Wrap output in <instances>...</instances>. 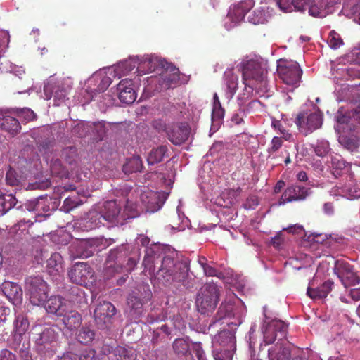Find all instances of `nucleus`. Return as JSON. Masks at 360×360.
<instances>
[{"label":"nucleus","instance_id":"603ef678","mask_svg":"<svg viewBox=\"0 0 360 360\" xmlns=\"http://www.w3.org/2000/svg\"><path fill=\"white\" fill-rule=\"evenodd\" d=\"M328 44L332 49H335L339 48L343 44V41L339 34L335 30H332L329 33Z\"/></svg>","mask_w":360,"mask_h":360},{"label":"nucleus","instance_id":"ea45409f","mask_svg":"<svg viewBox=\"0 0 360 360\" xmlns=\"http://www.w3.org/2000/svg\"><path fill=\"white\" fill-rule=\"evenodd\" d=\"M82 203L78 195H74L66 198L63 202L61 210L65 212H70Z\"/></svg>","mask_w":360,"mask_h":360},{"label":"nucleus","instance_id":"c756f323","mask_svg":"<svg viewBox=\"0 0 360 360\" xmlns=\"http://www.w3.org/2000/svg\"><path fill=\"white\" fill-rule=\"evenodd\" d=\"M168 148L166 146H160L153 148L148 153L147 162L148 165H155L162 162L167 155Z\"/></svg>","mask_w":360,"mask_h":360},{"label":"nucleus","instance_id":"bf43d9fd","mask_svg":"<svg viewBox=\"0 0 360 360\" xmlns=\"http://www.w3.org/2000/svg\"><path fill=\"white\" fill-rule=\"evenodd\" d=\"M216 360H232L233 354L229 349H221L214 354Z\"/></svg>","mask_w":360,"mask_h":360},{"label":"nucleus","instance_id":"473e14b6","mask_svg":"<svg viewBox=\"0 0 360 360\" xmlns=\"http://www.w3.org/2000/svg\"><path fill=\"white\" fill-rule=\"evenodd\" d=\"M95 338V332L89 327H82L77 333V340L83 345H89Z\"/></svg>","mask_w":360,"mask_h":360},{"label":"nucleus","instance_id":"5701e85b","mask_svg":"<svg viewBox=\"0 0 360 360\" xmlns=\"http://www.w3.org/2000/svg\"><path fill=\"white\" fill-rule=\"evenodd\" d=\"M151 297L152 294L149 290L146 292L145 296L142 299L134 294H131L127 297V304L134 311L136 316H139L142 314L143 304L147 303Z\"/></svg>","mask_w":360,"mask_h":360},{"label":"nucleus","instance_id":"c9c22d12","mask_svg":"<svg viewBox=\"0 0 360 360\" xmlns=\"http://www.w3.org/2000/svg\"><path fill=\"white\" fill-rule=\"evenodd\" d=\"M224 78L227 89L230 94L233 95L238 89V77L235 75L232 70H228L224 72Z\"/></svg>","mask_w":360,"mask_h":360},{"label":"nucleus","instance_id":"2f4dec72","mask_svg":"<svg viewBox=\"0 0 360 360\" xmlns=\"http://www.w3.org/2000/svg\"><path fill=\"white\" fill-rule=\"evenodd\" d=\"M17 200L13 194H0V214L4 215L13 208Z\"/></svg>","mask_w":360,"mask_h":360},{"label":"nucleus","instance_id":"0eeeda50","mask_svg":"<svg viewBox=\"0 0 360 360\" xmlns=\"http://www.w3.org/2000/svg\"><path fill=\"white\" fill-rule=\"evenodd\" d=\"M68 277L72 283L84 286L95 281L94 271L86 262H76L69 269Z\"/></svg>","mask_w":360,"mask_h":360},{"label":"nucleus","instance_id":"a211bd4d","mask_svg":"<svg viewBox=\"0 0 360 360\" xmlns=\"http://www.w3.org/2000/svg\"><path fill=\"white\" fill-rule=\"evenodd\" d=\"M117 91L119 99L123 103L131 104L136 98L131 79H124L121 80L117 85Z\"/></svg>","mask_w":360,"mask_h":360},{"label":"nucleus","instance_id":"7ed1b4c3","mask_svg":"<svg viewBox=\"0 0 360 360\" xmlns=\"http://www.w3.org/2000/svg\"><path fill=\"white\" fill-rule=\"evenodd\" d=\"M219 289L216 284H205L196 296L195 305L198 311L204 315L212 313L219 301Z\"/></svg>","mask_w":360,"mask_h":360},{"label":"nucleus","instance_id":"9d476101","mask_svg":"<svg viewBox=\"0 0 360 360\" xmlns=\"http://www.w3.org/2000/svg\"><path fill=\"white\" fill-rule=\"evenodd\" d=\"M160 89H169L178 84L180 79L179 70L172 63H168L156 78Z\"/></svg>","mask_w":360,"mask_h":360},{"label":"nucleus","instance_id":"6e6d98bb","mask_svg":"<svg viewBox=\"0 0 360 360\" xmlns=\"http://www.w3.org/2000/svg\"><path fill=\"white\" fill-rule=\"evenodd\" d=\"M264 333V341L266 345H270L274 343L276 339L278 338V333L274 330L270 329V327L267 325Z\"/></svg>","mask_w":360,"mask_h":360},{"label":"nucleus","instance_id":"5fc2aeb1","mask_svg":"<svg viewBox=\"0 0 360 360\" xmlns=\"http://www.w3.org/2000/svg\"><path fill=\"white\" fill-rule=\"evenodd\" d=\"M199 263L204 270V273L208 276H215L217 275V270L214 267L206 264L207 259L205 257H201L198 259Z\"/></svg>","mask_w":360,"mask_h":360},{"label":"nucleus","instance_id":"393cba45","mask_svg":"<svg viewBox=\"0 0 360 360\" xmlns=\"http://www.w3.org/2000/svg\"><path fill=\"white\" fill-rule=\"evenodd\" d=\"M0 127L12 136L17 135L21 130L18 120L10 115H5L0 120Z\"/></svg>","mask_w":360,"mask_h":360},{"label":"nucleus","instance_id":"c85d7f7f","mask_svg":"<svg viewBox=\"0 0 360 360\" xmlns=\"http://www.w3.org/2000/svg\"><path fill=\"white\" fill-rule=\"evenodd\" d=\"M105 222L101 211L91 210L89 212L86 219L85 227L89 229H94L101 226H105Z\"/></svg>","mask_w":360,"mask_h":360},{"label":"nucleus","instance_id":"ddd939ff","mask_svg":"<svg viewBox=\"0 0 360 360\" xmlns=\"http://www.w3.org/2000/svg\"><path fill=\"white\" fill-rule=\"evenodd\" d=\"M115 307L110 302H100L94 309V317L96 324L101 327L110 323L112 318L116 314Z\"/></svg>","mask_w":360,"mask_h":360},{"label":"nucleus","instance_id":"f257e3e1","mask_svg":"<svg viewBox=\"0 0 360 360\" xmlns=\"http://www.w3.org/2000/svg\"><path fill=\"white\" fill-rule=\"evenodd\" d=\"M168 250L167 247L160 245L147 248L143 265L152 276L155 274V264L160 262V266L156 272V277L160 282L166 286L174 283L185 285L189 267L186 262L174 260V252H167Z\"/></svg>","mask_w":360,"mask_h":360},{"label":"nucleus","instance_id":"7c9ffc66","mask_svg":"<svg viewBox=\"0 0 360 360\" xmlns=\"http://www.w3.org/2000/svg\"><path fill=\"white\" fill-rule=\"evenodd\" d=\"M172 347L174 353L179 357L191 356L189 343L184 338L176 339L172 344Z\"/></svg>","mask_w":360,"mask_h":360},{"label":"nucleus","instance_id":"bb28decb","mask_svg":"<svg viewBox=\"0 0 360 360\" xmlns=\"http://www.w3.org/2000/svg\"><path fill=\"white\" fill-rule=\"evenodd\" d=\"M233 309L234 306L231 302H223L220 304L217 314L213 317V322L210 324V326L224 319L233 317L235 316Z\"/></svg>","mask_w":360,"mask_h":360},{"label":"nucleus","instance_id":"412c9836","mask_svg":"<svg viewBox=\"0 0 360 360\" xmlns=\"http://www.w3.org/2000/svg\"><path fill=\"white\" fill-rule=\"evenodd\" d=\"M168 64L165 60L159 59L158 58H150L144 60L137 67L136 71L143 74L147 72H157L160 75V72Z\"/></svg>","mask_w":360,"mask_h":360},{"label":"nucleus","instance_id":"f03ea898","mask_svg":"<svg viewBox=\"0 0 360 360\" xmlns=\"http://www.w3.org/2000/svg\"><path fill=\"white\" fill-rule=\"evenodd\" d=\"M243 82L245 91L250 94L253 90L257 92L265 91L267 82L261 65L254 60H248L243 67Z\"/></svg>","mask_w":360,"mask_h":360},{"label":"nucleus","instance_id":"338daca9","mask_svg":"<svg viewBox=\"0 0 360 360\" xmlns=\"http://www.w3.org/2000/svg\"><path fill=\"white\" fill-rule=\"evenodd\" d=\"M95 351L92 349H86L84 350L79 356V360H94L95 357Z\"/></svg>","mask_w":360,"mask_h":360},{"label":"nucleus","instance_id":"6e6552de","mask_svg":"<svg viewBox=\"0 0 360 360\" xmlns=\"http://www.w3.org/2000/svg\"><path fill=\"white\" fill-rule=\"evenodd\" d=\"M333 271L345 288L355 286L360 283V276L354 271V266L345 260H337Z\"/></svg>","mask_w":360,"mask_h":360},{"label":"nucleus","instance_id":"c03bdc74","mask_svg":"<svg viewBox=\"0 0 360 360\" xmlns=\"http://www.w3.org/2000/svg\"><path fill=\"white\" fill-rule=\"evenodd\" d=\"M13 111L18 117H22L26 122L33 121L37 118V115L28 108H17L13 109Z\"/></svg>","mask_w":360,"mask_h":360},{"label":"nucleus","instance_id":"79ce46f5","mask_svg":"<svg viewBox=\"0 0 360 360\" xmlns=\"http://www.w3.org/2000/svg\"><path fill=\"white\" fill-rule=\"evenodd\" d=\"M340 143L350 151H354L359 147V141L354 136L341 135L339 137Z\"/></svg>","mask_w":360,"mask_h":360},{"label":"nucleus","instance_id":"2eb2a0df","mask_svg":"<svg viewBox=\"0 0 360 360\" xmlns=\"http://www.w3.org/2000/svg\"><path fill=\"white\" fill-rule=\"evenodd\" d=\"M166 197L164 193H155L150 191L142 193L141 200L145 205L146 210L150 212H154L159 210L165 203Z\"/></svg>","mask_w":360,"mask_h":360},{"label":"nucleus","instance_id":"4468645a","mask_svg":"<svg viewBox=\"0 0 360 360\" xmlns=\"http://www.w3.org/2000/svg\"><path fill=\"white\" fill-rule=\"evenodd\" d=\"M103 217L108 223H120L122 221L121 207L116 200H108L103 203L100 210Z\"/></svg>","mask_w":360,"mask_h":360},{"label":"nucleus","instance_id":"e2e57ef3","mask_svg":"<svg viewBox=\"0 0 360 360\" xmlns=\"http://www.w3.org/2000/svg\"><path fill=\"white\" fill-rule=\"evenodd\" d=\"M331 165L333 169L336 170H342L346 167V162L340 156L332 157Z\"/></svg>","mask_w":360,"mask_h":360},{"label":"nucleus","instance_id":"a19ab883","mask_svg":"<svg viewBox=\"0 0 360 360\" xmlns=\"http://www.w3.org/2000/svg\"><path fill=\"white\" fill-rule=\"evenodd\" d=\"M51 174L53 176L63 178L68 176V172L58 159L53 160L50 166Z\"/></svg>","mask_w":360,"mask_h":360},{"label":"nucleus","instance_id":"a18cd8bd","mask_svg":"<svg viewBox=\"0 0 360 360\" xmlns=\"http://www.w3.org/2000/svg\"><path fill=\"white\" fill-rule=\"evenodd\" d=\"M46 205V200L43 197L30 200L25 204V207L28 211H37L40 212L41 208H44V206Z\"/></svg>","mask_w":360,"mask_h":360},{"label":"nucleus","instance_id":"e433bc0d","mask_svg":"<svg viewBox=\"0 0 360 360\" xmlns=\"http://www.w3.org/2000/svg\"><path fill=\"white\" fill-rule=\"evenodd\" d=\"M110 360H134L133 354L126 348L117 346L114 349V355L109 357Z\"/></svg>","mask_w":360,"mask_h":360},{"label":"nucleus","instance_id":"a878e982","mask_svg":"<svg viewBox=\"0 0 360 360\" xmlns=\"http://www.w3.org/2000/svg\"><path fill=\"white\" fill-rule=\"evenodd\" d=\"M333 285V282L328 280L316 288L309 287L307 289V295L312 299L325 298L331 291Z\"/></svg>","mask_w":360,"mask_h":360},{"label":"nucleus","instance_id":"39448f33","mask_svg":"<svg viewBox=\"0 0 360 360\" xmlns=\"http://www.w3.org/2000/svg\"><path fill=\"white\" fill-rule=\"evenodd\" d=\"M127 245H121L114 250H111L108 254L106 264L108 268L113 267L117 272L124 268L127 271L133 270L137 264V259L133 257H127Z\"/></svg>","mask_w":360,"mask_h":360},{"label":"nucleus","instance_id":"20e7f679","mask_svg":"<svg viewBox=\"0 0 360 360\" xmlns=\"http://www.w3.org/2000/svg\"><path fill=\"white\" fill-rule=\"evenodd\" d=\"M25 293L34 306H41L48 297V285L40 276H30L25 279Z\"/></svg>","mask_w":360,"mask_h":360},{"label":"nucleus","instance_id":"49530a36","mask_svg":"<svg viewBox=\"0 0 360 360\" xmlns=\"http://www.w3.org/2000/svg\"><path fill=\"white\" fill-rule=\"evenodd\" d=\"M142 167V162L139 157H134L129 160L126 165L124 166L125 172H136L141 171Z\"/></svg>","mask_w":360,"mask_h":360},{"label":"nucleus","instance_id":"774afa93","mask_svg":"<svg viewBox=\"0 0 360 360\" xmlns=\"http://www.w3.org/2000/svg\"><path fill=\"white\" fill-rule=\"evenodd\" d=\"M193 352H195L198 360H207L200 342L194 344Z\"/></svg>","mask_w":360,"mask_h":360},{"label":"nucleus","instance_id":"f8f14e48","mask_svg":"<svg viewBox=\"0 0 360 360\" xmlns=\"http://www.w3.org/2000/svg\"><path fill=\"white\" fill-rule=\"evenodd\" d=\"M168 139L176 146L184 143L189 136L191 129L187 123L173 124L165 128Z\"/></svg>","mask_w":360,"mask_h":360},{"label":"nucleus","instance_id":"09e8293b","mask_svg":"<svg viewBox=\"0 0 360 360\" xmlns=\"http://www.w3.org/2000/svg\"><path fill=\"white\" fill-rule=\"evenodd\" d=\"M283 145V141L281 137L274 136L270 143L269 147L267 149L268 158H273V154L278 151Z\"/></svg>","mask_w":360,"mask_h":360},{"label":"nucleus","instance_id":"b1692460","mask_svg":"<svg viewBox=\"0 0 360 360\" xmlns=\"http://www.w3.org/2000/svg\"><path fill=\"white\" fill-rule=\"evenodd\" d=\"M63 323L65 328L70 330L77 328L82 323V316L75 310H69L68 307L63 314Z\"/></svg>","mask_w":360,"mask_h":360},{"label":"nucleus","instance_id":"de8ad7c7","mask_svg":"<svg viewBox=\"0 0 360 360\" xmlns=\"http://www.w3.org/2000/svg\"><path fill=\"white\" fill-rule=\"evenodd\" d=\"M136 65V62L129 58L118 63L117 70L121 71L124 75L132 71Z\"/></svg>","mask_w":360,"mask_h":360},{"label":"nucleus","instance_id":"6ab92c4d","mask_svg":"<svg viewBox=\"0 0 360 360\" xmlns=\"http://www.w3.org/2000/svg\"><path fill=\"white\" fill-rule=\"evenodd\" d=\"M44 305L47 313L57 316L65 314V310L68 307L67 301L60 295L51 296L44 301Z\"/></svg>","mask_w":360,"mask_h":360},{"label":"nucleus","instance_id":"0e129e2a","mask_svg":"<svg viewBox=\"0 0 360 360\" xmlns=\"http://www.w3.org/2000/svg\"><path fill=\"white\" fill-rule=\"evenodd\" d=\"M245 117V110L239 108L231 117V121L236 124H240L243 122Z\"/></svg>","mask_w":360,"mask_h":360},{"label":"nucleus","instance_id":"72a5a7b5","mask_svg":"<svg viewBox=\"0 0 360 360\" xmlns=\"http://www.w3.org/2000/svg\"><path fill=\"white\" fill-rule=\"evenodd\" d=\"M270 329L274 330L276 333H278V340H282L285 338L287 335L288 325L281 320H272L267 324Z\"/></svg>","mask_w":360,"mask_h":360},{"label":"nucleus","instance_id":"cd10ccee","mask_svg":"<svg viewBox=\"0 0 360 360\" xmlns=\"http://www.w3.org/2000/svg\"><path fill=\"white\" fill-rule=\"evenodd\" d=\"M70 248L72 255L74 258H87L94 254L91 247H89V242L86 240L79 241L77 244L72 245Z\"/></svg>","mask_w":360,"mask_h":360},{"label":"nucleus","instance_id":"4c0bfd02","mask_svg":"<svg viewBox=\"0 0 360 360\" xmlns=\"http://www.w3.org/2000/svg\"><path fill=\"white\" fill-rule=\"evenodd\" d=\"M63 259L58 252L53 253L47 260V267L56 272H60L63 269Z\"/></svg>","mask_w":360,"mask_h":360},{"label":"nucleus","instance_id":"864d4df0","mask_svg":"<svg viewBox=\"0 0 360 360\" xmlns=\"http://www.w3.org/2000/svg\"><path fill=\"white\" fill-rule=\"evenodd\" d=\"M330 150L328 141H321L314 147L315 153L319 157L326 156Z\"/></svg>","mask_w":360,"mask_h":360},{"label":"nucleus","instance_id":"f3484780","mask_svg":"<svg viewBox=\"0 0 360 360\" xmlns=\"http://www.w3.org/2000/svg\"><path fill=\"white\" fill-rule=\"evenodd\" d=\"M252 5L251 0L241 1L234 4L229 11L228 18L235 24L239 23L243 20L246 13L252 8Z\"/></svg>","mask_w":360,"mask_h":360},{"label":"nucleus","instance_id":"aec40b11","mask_svg":"<svg viewBox=\"0 0 360 360\" xmlns=\"http://www.w3.org/2000/svg\"><path fill=\"white\" fill-rule=\"evenodd\" d=\"M2 291L7 299L14 305L22 303V290L18 283L5 281L2 284Z\"/></svg>","mask_w":360,"mask_h":360},{"label":"nucleus","instance_id":"dca6fc26","mask_svg":"<svg viewBox=\"0 0 360 360\" xmlns=\"http://www.w3.org/2000/svg\"><path fill=\"white\" fill-rule=\"evenodd\" d=\"M58 333L54 329L47 328L43 330L40 338L37 340V343L39 347V349L44 352L53 351L57 346Z\"/></svg>","mask_w":360,"mask_h":360},{"label":"nucleus","instance_id":"58836bf2","mask_svg":"<svg viewBox=\"0 0 360 360\" xmlns=\"http://www.w3.org/2000/svg\"><path fill=\"white\" fill-rule=\"evenodd\" d=\"M62 157L67 163L75 165L78 158L77 149L75 146L65 148L62 151Z\"/></svg>","mask_w":360,"mask_h":360},{"label":"nucleus","instance_id":"3c124183","mask_svg":"<svg viewBox=\"0 0 360 360\" xmlns=\"http://www.w3.org/2000/svg\"><path fill=\"white\" fill-rule=\"evenodd\" d=\"M340 194L348 199L358 198L360 197V188L355 186H348L342 189Z\"/></svg>","mask_w":360,"mask_h":360},{"label":"nucleus","instance_id":"680f3d73","mask_svg":"<svg viewBox=\"0 0 360 360\" xmlns=\"http://www.w3.org/2000/svg\"><path fill=\"white\" fill-rule=\"evenodd\" d=\"M66 96V92L63 89L58 87L54 91L53 99L56 102V105H59L62 102L64 101Z\"/></svg>","mask_w":360,"mask_h":360},{"label":"nucleus","instance_id":"423d86ee","mask_svg":"<svg viewBox=\"0 0 360 360\" xmlns=\"http://www.w3.org/2000/svg\"><path fill=\"white\" fill-rule=\"evenodd\" d=\"M277 71L280 78L287 85H299L302 70L297 62L281 59L278 63Z\"/></svg>","mask_w":360,"mask_h":360},{"label":"nucleus","instance_id":"052dcab7","mask_svg":"<svg viewBox=\"0 0 360 360\" xmlns=\"http://www.w3.org/2000/svg\"><path fill=\"white\" fill-rule=\"evenodd\" d=\"M259 200L257 196L250 195L247 199L243 206L246 210H254L258 205Z\"/></svg>","mask_w":360,"mask_h":360},{"label":"nucleus","instance_id":"37998d69","mask_svg":"<svg viewBox=\"0 0 360 360\" xmlns=\"http://www.w3.org/2000/svg\"><path fill=\"white\" fill-rule=\"evenodd\" d=\"M122 221L127 219L135 218L139 216V211L136 209V205L132 202L127 201L126 205L123 212H122Z\"/></svg>","mask_w":360,"mask_h":360},{"label":"nucleus","instance_id":"69168bd1","mask_svg":"<svg viewBox=\"0 0 360 360\" xmlns=\"http://www.w3.org/2000/svg\"><path fill=\"white\" fill-rule=\"evenodd\" d=\"M294 9L298 11H304L309 5V0H292Z\"/></svg>","mask_w":360,"mask_h":360},{"label":"nucleus","instance_id":"1a4fd4ad","mask_svg":"<svg viewBox=\"0 0 360 360\" xmlns=\"http://www.w3.org/2000/svg\"><path fill=\"white\" fill-rule=\"evenodd\" d=\"M295 123L300 133L307 136L321 127L322 116L318 112L309 115L300 112L297 115Z\"/></svg>","mask_w":360,"mask_h":360},{"label":"nucleus","instance_id":"f704fd0d","mask_svg":"<svg viewBox=\"0 0 360 360\" xmlns=\"http://www.w3.org/2000/svg\"><path fill=\"white\" fill-rule=\"evenodd\" d=\"M286 122L285 120H274L271 122V126L275 130H278L280 134L282 135L281 139L285 141H290L292 140V135L285 127Z\"/></svg>","mask_w":360,"mask_h":360},{"label":"nucleus","instance_id":"4d7b16f0","mask_svg":"<svg viewBox=\"0 0 360 360\" xmlns=\"http://www.w3.org/2000/svg\"><path fill=\"white\" fill-rule=\"evenodd\" d=\"M233 334L229 330H224L219 333L217 341L219 342L220 345H226L229 343H232L233 340Z\"/></svg>","mask_w":360,"mask_h":360},{"label":"nucleus","instance_id":"9b49d317","mask_svg":"<svg viewBox=\"0 0 360 360\" xmlns=\"http://www.w3.org/2000/svg\"><path fill=\"white\" fill-rule=\"evenodd\" d=\"M311 193V189L298 184L288 186L278 200L279 205L287 202L304 200Z\"/></svg>","mask_w":360,"mask_h":360},{"label":"nucleus","instance_id":"13d9d810","mask_svg":"<svg viewBox=\"0 0 360 360\" xmlns=\"http://www.w3.org/2000/svg\"><path fill=\"white\" fill-rule=\"evenodd\" d=\"M276 4L281 11L291 12L294 8L292 0H275Z\"/></svg>","mask_w":360,"mask_h":360},{"label":"nucleus","instance_id":"8fccbe9b","mask_svg":"<svg viewBox=\"0 0 360 360\" xmlns=\"http://www.w3.org/2000/svg\"><path fill=\"white\" fill-rule=\"evenodd\" d=\"M6 184L11 186H18L20 180L16 172L10 167L6 174Z\"/></svg>","mask_w":360,"mask_h":360},{"label":"nucleus","instance_id":"4be33fe9","mask_svg":"<svg viewBox=\"0 0 360 360\" xmlns=\"http://www.w3.org/2000/svg\"><path fill=\"white\" fill-rule=\"evenodd\" d=\"M269 360H290L291 348L287 343L278 342L268 350Z\"/></svg>","mask_w":360,"mask_h":360}]
</instances>
